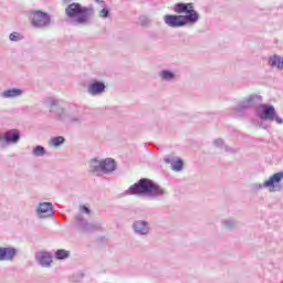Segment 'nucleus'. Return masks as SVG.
<instances>
[{
	"label": "nucleus",
	"instance_id": "obj_34",
	"mask_svg": "<svg viewBox=\"0 0 283 283\" xmlns=\"http://www.w3.org/2000/svg\"><path fill=\"white\" fill-rule=\"evenodd\" d=\"M95 3H98L101 8H105V6H107L103 0H95Z\"/></svg>",
	"mask_w": 283,
	"mask_h": 283
},
{
	"label": "nucleus",
	"instance_id": "obj_24",
	"mask_svg": "<svg viewBox=\"0 0 283 283\" xmlns=\"http://www.w3.org/2000/svg\"><path fill=\"white\" fill-rule=\"evenodd\" d=\"M70 258V251L59 249L55 251V260H67Z\"/></svg>",
	"mask_w": 283,
	"mask_h": 283
},
{
	"label": "nucleus",
	"instance_id": "obj_29",
	"mask_svg": "<svg viewBox=\"0 0 283 283\" xmlns=\"http://www.w3.org/2000/svg\"><path fill=\"white\" fill-rule=\"evenodd\" d=\"M223 227L226 229H235L238 227V223H235V221L226 220L223 221Z\"/></svg>",
	"mask_w": 283,
	"mask_h": 283
},
{
	"label": "nucleus",
	"instance_id": "obj_21",
	"mask_svg": "<svg viewBox=\"0 0 283 283\" xmlns=\"http://www.w3.org/2000/svg\"><path fill=\"white\" fill-rule=\"evenodd\" d=\"M49 145H50V147H61V145H65V137H63V136L52 137L49 140Z\"/></svg>",
	"mask_w": 283,
	"mask_h": 283
},
{
	"label": "nucleus",
	"instance_id": "obj_32",
	"mask_svg": "<svg viewBox=\"0 0 283 283\" xmlns=\"http://www.w3.org/2000/svg\"><path fill=\"white\" fill-rule=\"evenodd\" d=\"M223 149H224V151H227L228 154H235V149H233V148H229V146H223Z\"/></svg>",
	"mask_w": 283,
	"mask_h": 283
},
{
	"label": "nucleus",
	"instance_id": "obj_9",
	"mask_svg": "<svg viewBox=\"0 0 283 283\" xmlns=\"http://www.w3.org/2000/svg\"><path fill=\"white\" fill-rule=\"evenodd\" d=\"M44 105L50 107V113L55 115L56 120H60L61 123H65L67 120V112L65 108L59 106V99L54 97H46L44 99Z\"/></svg>",
	"mask_w": 283,
	"mask_h": 283
},
{
	"label": "nucleus",
	"instance_id": "obj_1",
	"mask_svg": "<svg viewBox=\"0 0 283 283\" xmlns=\"http://www.w3.org/2000/svg\"><path fill=\"white\" fill-rule=\"evenodd\" d=\"M125 196H146V198H163L167 190L149 178H142L132 185L125 192Z\"/></svg>",
	"mask_w": 283,
	"mask_h": 283
},
{
	"label": "nucleus",
	"instance_id": "obj_23",
	"mask_svg": "<svg viewBox=\"0 0 283 283\" xmlns=\"http://www.w3.org/2000/svg\"><path fill=\"white\" fill-rule=\"evenodd\" d=\"M32 156L35 158H41L42 156H45V147L38 145L32 150Z\"/></svg>",
	"mask_w": 283,
	"mask_h": 283
},
{
	"label": "nucleus",
	"instance_id": "obj_4",
	"mask_svg": "<svg viewBox=\"0 0 283 283\" xmlns=\"http://www.w3.org/2000/svg\"><path fill=\"white\" fill-rule=\"evenodd\" d=\"M29 21L32 28L43 30L52 25V15L45 11L33 10L29 13Z\"/></svg>",
	"mask_w": 283,
	"mask_h": 283
},
{
	"label": "nucleus",
	"instance_id": "obj_19",
	"mask_svg": "<svg viewBox=\"0 0 283 283\" xmlns=\"http://www.w3.org/2000/svg\"><path fill=\"white\" fill-rule=\"evenodd\" d=\"M269 65L271 67H276V70H283V57L277 54L270 56Z\"/></svg>",
	"mask_w": 283,
	"mask_h": 283
},
{
	"label": "nucleus",
	"instance_id": "obj_10",
	"mask_svg": "<svg viewBox=\"0 0 283 283\" xmlns=\"http://www.w3.org/2000/svg\"><path fill=\"white\" fill-rule=\"evenodd\" d=\"M175 12L177 14H185L184 17H192L190 23H198L200 21V14L193 9V3L178 2L175 6Z\"/></svg>",
	"mask_w": 283,
	"mask_h": 283
},
{
	"label": "nucleus",
	"instance_id": "obj_35",
	"mask_svg": "<svg viewBox=\"0 0 283 283\" xmlns=\"http://www.w3.org/2000/svg\"><path fill=\"white\" fill-rule=\"evenodd\" d=\"M0 262H4V259H3V247H0Z\"/></svg>",
	"mask_w": 283,
	"mask_h": 283
},
{
	"label": "nucleus",
	"instance_id": "obj_28",
	"mask_svg": "<svg viewBox=\"0 0 283 283\" xmlns=\"http://www.w3.org/2000/svg\"><path fill=\"white\" fill-rule=\"evenodd\" d=\"M103 9L99 11L101 19H108L109 17V9H107V4L102 7Z\"/></svg>",
	"mask_w": 283,
	"mask_h": 283
},
{
	"label": "nucleus",
	"instance_id": "obj_7",
	"mask_svg": "<svg viewBox=\"0 0 283 283\" xmlns=\"http://www.w3.org/2000/svg\"><path fill=\"white\" fill-rule=\"evenodd\" d=\"M283 180V171L275 172L263 184H255L254 189H266L270 191H282L283 186L280 184Z\"/></svg>",
	"mask_w": 283,
	"mask_h": 283
},
{
	"label": "nucleus",
	"instance_id": "obj_14",
	"mask_svg": "<svg viewBox=\"0 0 283 283\" xmlns=\"http://www.w3.org/2000/svg\"><path fill=\"white\" fill-rule=\"evenodd\" d=\"M2 139L6 145H17L21 140V130L17 128L9 129L2 135Z\"/></svg>",
	"mask_w": 283,
	"mask_h": 283
},
{
	"label": "nucleus",
	"instance_id": "obj_13",
	"mask_svg": "<svg viewBox=\"0 0 283 283\" xmlns=\"http://www.w3.org/2000/svg\"><path fill=\"white\" fill-rule=\"evenodd\" d=\"M35 211L40 218H52L54 216V206L52 202H41Z\"/></svg>",
	"mask_w": 283,
	"mask_h": 283
},
{
	"label": "nucleus",
	"instance_id": "obj_22",
	"mask_svg": "<svg viewBox=\"0 0 283 283\" xmlns=\"http://www.w3.org/2000/svg\"><path fill=\"white\" fill-rule=\"evenodd\" d=\"M159 76L163 78V81H174L176 78V73L169 70H163L159 73Z\"/></svg>",
	"mask_w": 283,
	"mask_h": 283
},
{
	"label": "nucleus",
	"instance_id": "obj_26",
	"mask_svg": "<svg viewBox=\"0 0 283 283\" xmlns=\"http://www.w3.org/2000/svg\"><path fill=\"white\" fill-rule=\"evenodd\" d=\"M23 39H25V36H23V34L17 31L9 34V41H13L15 43L19 41H23Z\"/></svg>",
	"mask_w": 283,
	"mask_h": 283
},
{
	"label": "nucleus",
	"instance_id": "obj_15",
	"mask_svg": "<svg viewBox=\"0 0 283 283\" xmlns=\"http://www.w3.org/2000/svg\"><path fill=\"white\" fill-rule=\"evenodd\" d=\"M107 86L105 85V82L95 80L94 82H91L87 86V93L91 96H101L105 92V88Z\"/></svg>",
	"mask_w": 283,
	"mask_h": 283
},
{
	"label": "nucleus",
	"instance_id": "obj_16",
	"mask_svg": "<svg viewBox=\"0 0 283 283\" xmlns=\"http://www.w3.org/2000/svg\"><path fill=\"white\" fill-rule=\"evenodd\" d=\"M35 262L43 269H50L52 266V254L50 252H36Z\"/></svg>",
	"mask_w": 283,
	"mask_h": 283
},
{
	"label": "nucleus",
	"instance_id": "obj_20",
	"mask_svg": "<svg viewBox=\"0 0 283 283\" xmlns=\"http://www.w3.org/2000/svg\"><path fill=\"white\" fill-rule=\"evenodd\" d=\"M23 94L21 88H9L2 92V98H17Z\"/></svg>",
	"mask_w": 283,
	"mask_h": 283
},
{
	"label": "nucleus",
	"instance_id": "obj_12",
	"mask_svg": "<svg viewBox=\"0 0 283 283\" xmlns=\"http://www.w3.org/2000/svg\"><path fill=\"white\" fill-rule=\"evenodd\" d=\"M133 231L136 235H149L151 227L146 220H136L133 222Z\"/></svg>",
	"mask_w": 283,
	"mask_h": 283
},
{
	"label": "nucleus",
	"instance_id": "obj_17",
	"mask_svg": "<svg viewBox=\"0 0 283 283\" xmlns=\"http://www.w3.org/2000/svg\"><path fill=\"white\" fill-rule=\"evenodd\" d=\"M166 165H171L172 171L180 172L185 169V161L180 157L167 156L164 158Z\"/></svg>",
	"mask_w": 283,
	"mask_h": 283
},
{
	"label": "nucleus",
	"instance_id": "obj_2",
	"mask_svg": "<svg viewBox=\"0 0 283 283\" xmlns=\"http://www.w3.org/2000/svg\"><path fill=\"white\" fill-rule=\"evenodd\" d=\"M65 14L69 19H75L77 25H90L95 12L92 7H83L78 2H73L66 7Z\"/></svg>",
	"mask_w": 283,
	"mask_h": 283
},
{
	"label": "nucleus",
	"instance_id": "obj_8",
	"mask_svg": "<svg viewBox=\"0 0 283 283\" xmlns=\"http://www.w3.org/2000/svg\"><path fill=\"white\" fill-rule=\"evenodd\" d=\"M193 17L192 15H176V14H166L164 17V22L166 23V25H168L169 28H185V25H193L192 22H190V20H192Z\"/></svg>",
	"mask_w": 283,
	"mask_h": 283
},
{
	"label": "nucleus",
	"instance_id": "obj_5",
	"mask_svg": "<svg viewBox=\"0 0 283 283\" xmlns=\"http://www.w3.org/2000/svg\"><path fill=\"white\" fill-rule=\"evenodd\" d=\"M256 117L260 120H269V123H277V125L283 124V118L277 115V111H275V106L271 104H261L255 109Z\"/></svg>",
	"mask_w": 283,
	"mask_h": 283
},
{
	"label": "nucleus",
	"instance_id": "obj_6",
	"mask_svg": "<svg viewBox=\"0 0 283 283\" xmlns=\"http://www.w3.org/2000/svg\"><path fill=\"white\" fill-rule=\"evenodd\" d=\"M258 101H262V96L260 95H250L248 98L240 102L233 109V114L237 118H243L247 116V112L251 109V107H255L258 105Z\"/></svg>",
	"mask_w": 283,
	"mask_h": 283
},
{
	"label": "nucleus",
	"instance_id": "obj_33",
	"mask_svg": "<svg viewBox=\"0 0 283 283\" xmlns=\"http://www.w3.org/2000/svg\"><path fill=\"white\" fill-rule=\"evenodd\" d=\"M81 211H83V213H91V210L87 208V206H81Z\"/></svg>",
	"mask_w": 283,
	"mask_h": 283
},
{
	"label": "nucleus",
	"instance_id": "obj_30",
	"mask_svg": "<svg viewBox=\"0 0 283 283\" xmlns=\"http://www.w3.org/2000/svg\"><path fill=\"white\" fill-rule=\"evenodd\" d=\"M213 145H214V147H219V149H222V147H226L224 139H222V138L214 139Z\"/></svg>",
	"mask_w": 283,
	"mask_h": 283
},
{
	"label": "nucleus",
	"instance_id": "obj_27",
	"mask_svg": "<svg viewBox=\"0 0 283 283\" xmlns=\"http://www.w3.org/2000/svg\"><path fill=\"white\" fill-rule=\"evenodd\" d=\"M139 23H140L142 28H147V25H149V23H150L149 17L140 15Z\"/></svg>",
	"mask_w": 283,
	"mask_h": 283
},
{
	"label": "nucleus",
	"instance_id": "obj_36",
	"mask_svg": "<svg viewBox=\"0 0 283 283\" xmlns=\"http://www.w3.org/2000/svg\"><path fill=\"white\" fill-rule=\"evenodd\" d=\"M77 277H78V280H83V277H85V274L78 273V274H77Z\"/></svg>",
	"mask_w": 283,
	"mask_h": 283
},
{
	"label": "nucleus",
	"instance_id": "obj_3",
	"mask_svg": "<svg viewBox=\"0 0 283 283\" xmlns=\"http://www.w3.org/2000/svg\"><path fill=\"white\" fill-rule=\"evenodd\" d=\"M118 165L114 158H105L98 160V158L91 159L90 171L95 176H101V174H112L117 169Z\"/></svg>",
	"mask_w": 283,
	"mask_h": 283
},
{
	"label": "nucleus",
	"instance_id": "obj_11",
	"mask_svg": "<svg viewBox=\"0 0 283 283\" xmlns=\"http://www.w3.org/2000/svg\"><path fill=\"white\" fill-rule=\"evenodd\" d=\"M75 224L82 233H92V231H98V229H101V224L90 223L83 217H76Z\"/></svg>",
	"mask_w": 283,
	"mask_h": 283
},
{
	"label": "nucleus",
	"instance_id": "obj_31",
	"mask_svg": "<svg viewBox=\"0 0 283 283\" xmlns=\"http://www.w3.org/2000/svg\"><path fill=\"white\" fill-rule=\"evenodd\" d=\"M258 125H259V127H260L261 129H268V128H269V125H266V124L264 123V120H262V119H260V122L258 123Z\"/></svg>",
	"mask_w": 283,
	"mask_h": 283
},
{
	"label": "nucleus",
	"instance_id": "obj_18",
	"mask_svg": "<svg viewBox=\"0 0 283 283\" xmlns=\"http://www.w3.org/2000/svg\"><path fill=\"white\" fill-rule=\"evenodd\" d=\"M3 260L4 262H12L19 253L17 248L13 247H2Z\"/></svg>",
	"mask_w": 283,
	"mask_h": 283
},
{
	"label": "nucleus",
	"instance_id": "obj_25",
	"mask_svg": "<svg viewBox=\"0 0 283 283\" xmlns=\"http://www.w3.org/2000/svg\"><path fill=\"white\" fill-rule=\"evenodd\" d=\"M84 122L85 118L83 116H73L67 120L69 125H82Z\"/></svg>",
	"mask_w": 283,
	"mask_h": 283
}]
</instances>
